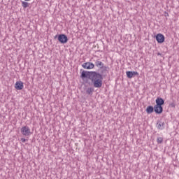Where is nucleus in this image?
Wrapping results in <instances>:
<instances>
[{"mask_svg": "<svg viewBox=\"0 0 179 179\" xmlns=\"http://www.w3.org/2000/svg\"><path fill=\"white\" fill-rule=\"evenodd\" d=\"M164 122H159L157 124V128L158 129H163L164 128Z\"/></svg>", "mask_w": 179, "mask_h": 179, "instance_id": "nucleus-12", "label": "nucleus"}, {"mask_svg": "<svg viewBox=\"0 0 179 179\" xmlns=\"http://www.w3.org/2000/svg\"><path fill=\"white\" fill-rule=\"evenodd\" d=\"M21 134H22L24 136H30L33 133L29 127L24 126L21 128Z\"/></svg>", "mask_w": 179, "mask_h": 179, "instance_id": "nucleus-2", "label": "nucleus"}, {"mask_svg": "<svg viewBox=\"0 0 179 179\" xmlns=\"http://www.w3.org/2000/svg\"><path fill=\"white\" fill-rule=\"evenodd\" d=\"M154 110L156 114H162L163 113V107L162 106L155 105L154 106Z\"/></svg>", "mask_w": 179, "mask_h": 179, "instance_id": "nucleus-9", "label": "nucleus"}, {"mask_svg": "<svg viewBox=\"0 0 179 179\" xmlns=\"http://www.w3.org/2000/svg\"><path fill=\"white\" fill-rule=\"evenodd\" d=\"M95 72H89V71H83L81 74V78L83 79L84 78H88L92 80V78L94 76Z\"/></svg>", "mask_w": 179, "mask_h": 179, "instance_id": "nucleus-3", "label": "nucleus"}, {"mask_svg": "<svg viewBox=\"0 0 179 179\" xmlns=\"http://www.w3.org/2000/svg\"><path fill=\"white\" fill-rule=\"evenodd\" d=\"M126 75L129 79H132L134 76H138V75H139V73H138V71H127Z\"/></svg>", "mask_w": 179, "mask_h": 179, "instance_id": "nucleus-6", "label": "nucleus"}, {"mask_svg": "<svg viewBox=\"0 0 179 179\" xmlns=\"http://www.w3.org/2000/svg\"><path fill=\"white\" fill-rule=\"evenodd\" d=\"M91 80L93 81L94 87H101L103 86V76L99 73H95Z\"/></svg>", "mask_w": 179, "mask_h": 179, "instance_id": "nucleus-1", "label": "nucleus"}, {"mask_svg": "<svg viewBox=\"0 0 179 179\" xmlns=\"http://www.w3.org/2000/svg\"><path fill=\"white\" fill-rule=\"evenodd\" d=\"M58 41L62 44H65V43H68V37L65 34H59L58 36Z\"/></svg>", "mask_w": 179, "mask_h": 179, "instance_id": "nucleus-4", "label": "nucleus"}, {"mask_svg": "<svg viewBox=\"0 0 179 179\" xmlns=\"http://www.w3.org/2000/svg\"><path fill=\"white\" fill-rule=\"evenodd\" d=\"M21 142H22V143H24V142H26V138H21Z\"/></svg>", "mask_w": 179, "mask_h": 179, "instance_id": "nucleus-17", "label": "nucleus"}, {"mask_svg": "<svg viewBox=\"0 0 179 179\" xmlns=\"http://www.w3.org/2000/svg\"><path fill=\"white\" fill-rule=\"evenodd\" d=\"M94 89L93 88H88L87 90V93L88 94H91V93H93V92H94Z\"/></svg>", "mask_w": 179, "mask_h": 179, "instance_id": "nucleus-15", "label": "nucleus"}, {"mask_svg": "<svg viewBox=\"0 0 179 179\" xmlns=\"http://www.w3.org/2000/svg\"><path fill=\"white\" fill-rule=\"evenodd\" d=\"M24 1H30V0H24Z\"/></svg>", "mask_w": 179, "mask_h": 179, "instance_id": "nucleus-19", "label": "nucleus"}, {"mask_svg": "<svg viewBox=\"0 0 179 179\" xmlns=\"http://www.w3.org/2000/svg\"><path fill=\"white\" fill-rule=\"evenodd\" d=\"M83 68H84V69H93L94 64L93 63L86 62L83 64Z\"/></svg>", "mask_w": 179, "mask_h": 179, "instance_id": "nucleus-7", "label": "nucleus"}, {"mask_svg": "<svg viewBox=\"0 0 179 179\" xmlns=\"http://www.w3.org/2000/svg\"><path fill=\"white\" fill-rule=\"evenodd\" d=\"M29 3H27V2H26V1H22V8H29Z\"/></svg>", "mask_w": 179, "mask_h": 179, "instance_id": "nucleus-13", "label": "nucleus"}, {"mask_svg": "<svg viewBox=\"0 0 179 179\" xmlns=\"http://www.w3.org/2000/svg\"><path fill=\"white\" fill-rule=\"evenodd\" d=\"M155 38L157 43H159V44H162L164 40H166L164 35H163L162 34H157L155 36Z\"/></svg>", "mask_w": 179, "mask_h": 179, "instance_id": "nucleus-5", "label": "nucleus"}, {"mask_svg": "<svg viewBox=\"0 0 179 179\" xmlns=\"http://www.w3.org/2000/svg\"><path fill=\"white\" fill-rule=\"evenodd\" d=\"M157 143H163V137H158L157 139Z\"/></svg>", "mask_w": 179, "mask_h": 179, "instance_id": "nucleus-14", "label": "nucleus"}, {"mask_svg": "<svg viewBox=\"0 0 179 179\" xmlns=\"http://www.w3.org/2000/svg\"><path fill=\"white\" fill-rule=\"evenodd\" d=\"M156 102V106H163L164 104V100L162 98H157L155 101Z\"/></svg>", "mask_w": 179, "mask_h": 179, "instance_id": "nucleus-10", "label": "nucleus"}, {"mask_svg": "<svg viewBox=\"0 0 179 179\" xmlns=\"http://www.w3.org/2000/svg\"><path fill=\"white\" fill-rule=\"evenodd\" d=\"M153 110H155V108H153V106H148L146 108V113L148 114H152V113L153 112Z\"/></svg>", "mask_w": 179, "mask_h": 179, "instance_id": "nucleus-11", "label": "nucleus"}, {"mask_svg": "<svg viewBox=\"0 0 179 179\" xmlns=\"http://www.w3.org/2000/svg\"><path fill=\"white\" fill-rule=\"evenodd\" d=\"M23 87H24V86L23 85V82L17 81L15 83V89H16V90H22L23 89Z\"/></svg>", "mask_w": 179, "mask_h": 179, "instance_id": "nucleus-8", "label": "nucleus"}, {"mask_svg": "<svg viewBox=\"0 0 179 179\" xmlns=\"http://www.w3.org/2000/svg\"><path fill=\"white\" fill-rule=\"evenodd\" d=\"M96 66H103V62L99 61L96 63Z\"/></svg>", "mask_w": 179, "mask_h": 179, "instance_id": "nucleus-16", "label": "nucleus"}, {"mask_svg": "<svg viewBox=\"0 0 179 179\" xmlns=\"http://www.w3.org/2000/svg\"><path fill=\"white\" fill-rule=\"evenodd\" d=\"M171 107H176V104H174V103H171Z\"/></svg>", "mask_w": 179, "mask_h": 179, "instance_id": "nucleus-18", "label": "nucleus"}]
</instances>
